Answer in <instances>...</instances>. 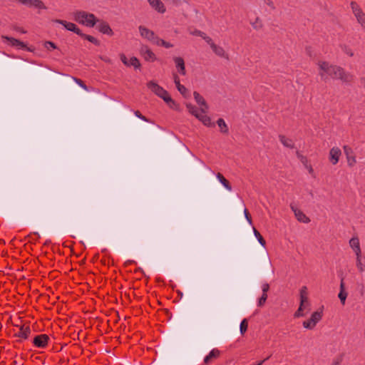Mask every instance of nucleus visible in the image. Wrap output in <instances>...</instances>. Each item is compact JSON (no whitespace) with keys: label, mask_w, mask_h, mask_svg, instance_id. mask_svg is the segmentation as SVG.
<instances>
[{"label":"nucleus","mask_w":365,"mask_h":365,"mask_svg":"<svg viewBox=\"0 0 365 365\" xmlns=\"http://www.w3.org/2000/svg\"><path fill=\"white\" fill-rule=\"evenodd\" d=\"M319 66V75L321 79L327 81L329 78L339 79L343 83H350L354 79V76L339 66L329 63L328 61H319L317 63Z\"/></svg>","instance_id":"1"},{"label":"nucleus","mask_w":365,"mask_h":365,"mask_svg":"<svg viewBox=\"0 0 365 365\" xmlns=\"http://www.w3.org/2000/svg\"><path fill=\"white\" fill-rule=\"evenodd\" d=\"M73 19L77 23L91 28L98 21L93 14L81 10L73 12Z\"/></svg>","instance_id":"2"},{"label":"nucleus","mask_w":365,"mask_h":365,"mask_svg":"<svg viewBox=\"0 0 365 365\" xmlns=\"http://www.w3.org/2000/svg\"><path fill=\"white\" fill-rule=\"evenodd\" d=\"M186 108L189 113L199 119L205 125L210 126L212 125L211 119L206 115L207 110L205 108H200L199 109L191 103L187 104Z\"/></svg>","instance_id":"3"},{"label":"nucleus","mask_w":365,"mask_h":365,"mask_svg":"<svg viewBox=\"0 0 365 365\" xmlns=\"http://www.w3.org/2000/svg\"><path fill=\"white\" fill-rule=\"evenodd\" d=\"M148 88L158 97L163 99L165 102L167 103H174V101L169 96L167 91H165L163 87L159 86L157 83L153 81H150L147 83Z\"/></svg>","instance_id":"4"},{"label":"nucleus","mask_w":365,"mask_h":365,"mask_svg":"<svg viewBox=\"0 0 365 365\" xmlns=\"http://www.w3.org/2000/svg\"><path fill=\"white\" fill-rule=\"evenodd\" d=\"M322 312H314L311 315L309 319L303 322V327L307 329H312L315 327L316 324L322 319Z\"/></svg>","instance_id":"5"},{"label":"nucleus","mask_w":365,"mask_h":365,"mask_svg":"<svg viewBox=\"0 0 365 365\" xmlns=\"http://www.w3.org/2000/svg\"><path fill=\"white\" fill-rule=\"evenodd\" d=\"M138 29L140 34L143 38L147 39L153 44L156 43L159 37L157 35H155V34L153 31L148 29L144 26H140Z\"/></svg>","instance_id":"6"},{"label":"nucleus","mask_w":365,"mask_h":365,"mask_svg":"<svg viewBox=\"0 0 365 365\" xmlns=\"http://www.w3.org/2000/svg\"><path fill=\"white\" fill-rule=\"evenodd\" d=\"M31 333V329L29 326L22 325L20 326L14 333V336L19 338V341L26 340L29 338Z\"/></svg>","instance_id":"7"},{"label":"nucleus","mask_w":365,"mask_h":365,"mask_svg":"<svg viewBox=\"0 0 365 365\" xmlns=\"http://www.w3.org/2000/svg\"><path fill=\"white\" fill-rule=\"evenodd\" d=\"M48 340L49 336L47 334H38L34 338L33 344L36 347L43 349L47 346Z\"/></svg>","instance_id":"8"},{"label":"nucleus","mask_w":365,"mask_h":365,"mask_svg":"<svg viewBox=\"0 0 365 365\" xmlns=\"http://www.w3.org/2000/svg\"><path fill=\"white\" fill-rule=\"evenodd\" d=\"M53 21L57 24L63 25L66 29L70 31H73L78 36L81 34V30L73 23L61 19H55L53 20Z\"/></svg>","instance_id":"9"},{"label":"nucleus","mask_w":365,"mask_h":365,"mask_svg":"<svg viewBox=\"0 0 365 365\" xmlns=\"http://www.w3.org/2000/svg\"><path fill=\"white\" fill-rule=\"evenodd\" d=\"M140 52L146 61L153 62L156 60L155 54L147 46H142Z\"/></svg>","instance_id":"10"},{"label":"nucleus","mask_w":365,"mask_h":365,"mask_svg":"<svg viewBox=\"0 0 365 365\" xmlns=\"http://www.w3.org/2000/svg\"><path fill=\"white\" fill-rule=\"evenodd\" d=\"M291 209L294 212L295 217L299 222L303 223H309L310 222V219L295 205H291Z\"/></svg>","instance_id":"11"},{"label":"nucleus","mask_w":365,"mask_h":365,"mask_svg":"<svg viewBox=\"0 0 365 365\" xmlns=\"http://www.w3.org/2000/svg\"><path fill=\"white\" fill-rule=\"evenodd\" d=\"M17 1L24 5L34 6L35 8L40 9H46V7L44 5L43 2L41 0H17Z\"/></svg>","instance_id":"12"},{"label":"nucleus","mask_w":365,"mask_h":365,"mask_svg":"<svg viewBox=\"0 0 365 365\" xmlns=\"http://www.w3.org/2000/svg\"><path fill=\"white\" fill-rule=\"evenodd\" d=\"M343 149L347 159L348 165L350 167L354 166L356 164V160L355 156L353 155L352 149L348 145H344Z\"/></svg>","instance_id":"13"},{"label":"nucleus","mask_w":365,"mask_h":365,"mask_svg":"<svg viewBox=\"0 0 365 365\" xmlns=\"http://www.w3.org/2000/svg\"><path fill=\"white\" fill-rule=\"evenodd\" d=\"M341 151L338 147L332 148L329 151V160L333 165L338 163Z\"/></svg>","instance_id":"14"},{"label":"nucleus","mask_w":365,"mask_h":365,"mask_svg":"<svg viewBox=\"0 0 365 365\" xmlns=\"http://www.w3.org/2000/svg\"><path fill=\"white\" fill-rule=\"evenodd\" d=\"M150 6L160 14L166 11L164 4L160 0H148Z\"/></svg>","instance_id":"15"},{"label":"nucleus","mask_w":365,"mask_h":365,"mask_svg":"<svg viewBox=\"0 0 365 365\" xmlns=\"http://www.w3.org/2000/svg\"><path fill=\"white\" fill-rule=\"evenodd\" d=\"M173 61L178 72L181 75L185 76L186 74V70L183 58L181 57H174Z\"/></svg>","instance_id":"16"},{"label":"nucleus","mask_w":365,"mask_h":365,"mask_svg":"<svg viewBox=\"0 0 365 365\" xmlns=\"http://www.w3.org/2000/svg\"><path fill=\"white\" fill-rule=\"evenodd\" d=\"M98 29L101 33L108 36H112L113 34V30L107 22L103 21H98Z\"/></svg>","instance_id":"17"},{"label":"nucleus","mask_w":365,"mask_h":365,"mask_svg":"<svg viewBox=\"0 0 365 365\" xmlns=\"http://www.w3.org/2000/svg\"><path fill=\"white\" fill-rule=\"evenodd\" d=\"M220 351L217 349H213L204 359V363L207 365L210 364L214 359L220 356Z\"/></svg>","instance_id":"18"},{"label":"nucleus","mask_w":365,"mask_h":365,"mask_svg":"<svg viewBox=\"0 0 365 365\" xmlns=\"http://www.w3.org/2000/svg\"><path fill=\"white\" fill-rule=\"evenodd\" d=\"M3 38L6 39L13 46L17 47L19 48L26 49V45L24 42L16 38L8 36H3Z\"/></svg>","instance_id":"19"},{"label":"nucleus","mask_w":365,"mask_h":365,"mask_svg":"<svg viewBox=\"0 0 365 365\" xmlns=\"http://www.w3.org/2000/svg\"><path fill=\"white\" fill-rule=\"evenodd\" d=\"M349 245L354 251L357 257H359V255H361V249H360L359 238L358 237H352L349 240Z\"/></svg>","instance_id":"20"},{"label":"nucleus","mask_w":365,"mask_h":365,"mask_svg":"<svg viewBox=\"0 0 365 365\" xmlns=\"http://www.w3.org/2000/svg\"><path fill=\"white\" fill-rule=\"evenodd\" d=\"M193 95H194L195 100L196 101L197 104L199 106H200V108H203L206 110H207L208 106H207V105L206 103V101L204 99V98L199 93H197V91H195Z\"/></svg>","instance_id":"21"},{"label":"nucleus","mask_w":365,"mask_h":365,"mask_svg":"<svg viewBox=\"0 0 365 365\" xmlns=\"http://www.w3.org/2000/svg\"><path fill=\"white\" fill-rule=\"evenodd\" d=\"M279 139L281 143L286 148H293L294 147V143L291 138H289L284 135H279Z\"/></svg>","instance_id":"22"},{"label":"nucleus","mask_w":365,"mask_h":365,"mask_svg":"<svg viewBox=\"0 0 365 365\" xmlns=\"http://www.w3.org/2000/svg\"><path fill=\"white\" fill-rule=\"evenodd\" d=\"M309 304L307 287H302L300 290V304L304 306V304Z\"/></svg>","instance_id":"23"},{"label":"nucleus","mask_w":365,"mask_h":365,"mask_svg":"<svg viewBox=\"0 0 365 365\" xmlns=\"http://www.w3.org/2000/svg\"><path fill=\"white\" fill-rule=\"evenodd\" d=\"M216 177L227 190H232V186L230 185L229 181L221 173H218L216 175Z\"/></svg>","instance_id":"24"},{"label":"nucleus","mask_w":365,"mask_h":365,"mask_svg":"<svg viewBox=\"0 0 365 365\" xmlns=\"http://www.w3.org/2000/svg\"><path fill=\"white\" fill-rule=\"evenodd\" d=\"M217 124L220 129V132L224 134H227L229 132L228 126L226 124L225 121L222 118H219L217 120Z\"/></svg>","instance_id":"25"},{"label":"nucleus","mask_w":365,"mask_h":365,"mask_svg":"<svg viewBox=\"0 0 365 365\" xmlns=\"http://www.w3.org/2000/svg\"><path fill=\"white\" fill-rule=\"evenodd\" d=\"M211 48L217 56L220 57H225V51L222 47L217 46V44L215 43L212 45Z\"/></svg>","instance_id":"26"},{"label":"nucleus","mask_w":365,"mask_h":365,"mask_svg":"<svg viewBox=\"0 0 365 365\" xmlns=\"http://www.w3.org/2000/svg\"><path fill=\"white\" fill-rule=\"evenodd\" d=\"M80 36L88 40V41L91 42L92 43L95 44L96 46L100 45V41L97 38H96L95 37H93L92 36L85 34L81 32V34L80 35Z\"/></svg>","instance_id":"27"},{"label":"nucleus","mask_w":365,"mask_h":365,"mask_svg":"<svg viewBox=\"0 0 365 365\" xmlns=\"http://www.w3.org/2000/svg\"><path fill=\"white\" fill-rule=\"evenodd\" d=\"M127 66H133L135 69L140 68V63L139 60L136 57H132L128 61Z\"/></svg>","instance_id":"28"},{"label":"nucleus","mask_w":365,"mask_h":365,"mask_svg":"<svg viewBox=\"0 0 365 365\" xmlns=\"http://www.w3.org/2000/svg\"><path fill=\"white\" fill-rule=\"evenodd\" d=\"M155 45L157 46H162L165 48H172L173 46V45L169 42H167L165 41H164L163 39H161L160 38H158Z\"/></svg>","instance_id":"29"},{"label":"nucleus","mask_w":365,"mask_h":365,"mask_svg":"<svg viewBox=\"0 0 365 365\" xmlns=\"http://www.w3.org/2000/svg\"><path fill=\"white\" fill-rule=\"evenodd\" d=\"M253 232H254V234L255 235V237L257 238L259 242L262 245V246H264L265 245V240H264V238L262 237V235H260V233L258 232L257 230H256L255 227H253Z\"/></svg>","instance_id":"30"},{"label":"nucleus","mask_w":365,"mask_h":365,"mask_svg":"<svg viewBox=\"0 0 365 365\" xmlns=\"http://www.w3.org/2000/svg\"><path fill=\"white\" fill-rule=\"evenodd\" d=\"M296 155H297V157L298 158V159H299V160L301 161V163L305 167H307L308 160H307V157H305L303 155H302L299 151L296 152Z\"/></svg>","instance_id":"31"},{"label":"nucleus","mask_w":365,"mask_h":365,"mask_svg":"<svg viewBox=\"0 0 365 365\" xmlns=\"http://www.w3.org/2000/svg\"><path fill=\"white\" fill-rule=\"evenodd\" d=\"M248 327V323L246 319H243L240 324V329L241 334H244Z\"/></svg>","instance_id":"32"},{"label":"nucleus","mask_w":365,"mask_h":365,"mask_svg":"<svg viewBox=\"0 0 365 365\" xmlns=\"http://www.w3.org/2000/svg\"><path fill=\"white\" fill-rule=\"evenodd\" d=\"M347 295H348V294L346 292H339V293L338 294V297L339 298L340 302L342 305L345 304V302H346Z\"/></svg>","instance_id":"33"},{"label":"nucleus","mask_w":365,"mask_h":365,"mask_svg":"<svg viewBox=\"0 0 365 365\" xmlns=\"http://www.w3.org/2000/svg\"><path fill=\"white\" fill-rule=\"evenodd\" d=\"M252 27L255 30H259L262 27V24L261 21L259 19V18H257L255 21L251 23Z\"/></svg>","instance_id":"34"},{"label":"nucleus","mask_w":365,"mask_h":365,"mask_svg":"<svg viewBox=\"0 0 365 365\" xmlns=\"http://www.w3.org/2000/svg\"><path fill=\"white\" fill-rule=\"evenodd\" d=\"M342 51L350 57H352L354 56V52L347 46H342Z\"/></svg>","instance_id":"35"},{"label":"nucleus","mask_w":365,"mask_h":365,"mask_svg":"<svg viewBox=\"0 0 365 365\" xmlns=\"http://www.w3.org/2000/svg\"><path fill=\"white\" fill-rule=\"evenodd\" d=\"M267 298V294L266 293H262L261 297L259 299L258 306H262L265 303Z\"/></svg>","instance_id":"36"},{"label":"nucleus","mask_w":365,"mask_h":365,"mask_svg":"<svg viewBox=\"0 0 365 365\" xmlns=\"http://www.w3.org/2000/svg\"><path fill=\"white\" fill-rule=\"evenodd\" d=\"M134 114L138 118H140L145 122H149V120L145 116L143 115L139 110L134 111Z\"/></svg>","instance_id":"37"},{"label":"nucleus","mask_w":365,"mask_h":365,"mask_svg":"<svg viewBox=\"0 0 365 365\" xmlns=\"http://www.w3.org/2000/svg\"><path fill=\"white\" fill-rule=\"evenodd\" d=\"M190 34L192 36H200V37L204 36V32H202L200 30H197V29L190 31Z\"/></svg>","instance_id":"38"},{"label":"nucleus","mask_w":365,"mask_h":365,"mask_svg":"<svg viewBox=\"0 0 365 365\" xmlns=\"http://www.w3.org/2000/svg\"><path fill=\"white\" fill-rule=\"evenodd\" d=\"M244 214H245V217L246 220H247V222H249V224L252 225V217H251V215H250V212H248L247 209L245 208Z\"/></svg>","instance_id":"39"},{"label":"nucleus","mask_w":365,"mask_h":365,"mask_svg":"<svg viewBox=\"0 0 365 365\" xmlns=\"http://www.w3.org/2000/svg\"><path fill=\"white\" fill-rule=\"evenodd\" d=\"M304 315V314L303 313V311H302V306L301 304H299V307L298 308L297 312L294 313V317H303Z\"/></svg>","instance_id":"40"},{"label":"nucleus","mask_w":365,"mask_h":365,"mask_svg":"<svg viewBox=\"0 0 365 365\" xmlns=\"http://www.w3.org/2000/svg\"><path fill=\"white\" fill-rule=\"evenodd\" d=\"M202 38L210 46V47H212V44H215V43L212 41V39L207 36L205 33H204V36H202Z\"/></svg>","instance_id":"41"},{"label":"nucleus","mask_w":365,"mask_h":365,"mask_svg":"<svg viewBox=\"0 0 365 365\" xmlns=\"http://www.w3.org/2000/svg\"><path fill=\"white\" fill-rule=\"evenodd\" d=\"M173 79H174V83H175L177 88H178L180 86H182L180 84V78L176 73L173 74Z\"/></svg>","instance_id":"42"},{"label":"nucleus","mask_w":365,"mask_h":365,"mask_svg":"<svg viewBox=\"0 0 365 365\" xmlns=\"http://www.w3.org/2000/svg\"><path fill=\"white\" fill-rule=\"evenodd\" d=\"M356 265L360 272L364 271V268L361 262V255H359V257L356 256Z\"/></svg>","instance_id":"43"},{"label":"nucleus","mask_w":365,"mask_h":365,"mask_svg":"<svg viewBox=\"0 0 365 365\" xmlns=\"http://www.w3.org/2000/svg\"><path fill=\"white\" fill-rule=\"evenodd\" d=\"M45 47L47 49H49L50 48H51L53 49H56L57 48L56 44L54 43L51 42V41H46Z\"/></svg>","instance_id":"44"},{"label":"nucleus","mask_w":365,"mask_h":365,"mask_svg":"<svg viewBox=\"0 0 365 365\" xmlns=\"http://www.w3.org/2000/svg\"><path fill=\"white\" fill-rule=\"evenodd\" d=\"M178 90V91L184 96H185L187 92V88L183 86L182 85L181 86H180L178 88H177Z\"/></svg>","instance_id":"45"},{"label":"nucleus","mask_w":365,"mask_h":365,"mask_svg":"<svg viewBox=\"0 0 365 365\" xmlns=\"http://www.w3.org/2000/svg\"><path fill=\"white\" fill-rule=\"evenodd\" d=\"M120 58L121 61L123 63V64H125V66L128 65L129 61L128 60V58L125 54L121 53L120 55Z\"/></svg>","instance_id":"46"},{"label":"nucleus","mask_w":365,"mask_h":365,"mask_svg":"<svg viewBox=\"0 0 365 365\" xmlns=\"http://www.w3.org/2000/svg\"><path fill=\"white\" fill-rule=\"evenodd\" d=\"M74 80L80 86H81L82 88H83L86 90L87 89L86 86L85 85V83L81 79L74 78Z\"/></svg>","instance_id":"47"},{"label":"nucleus","mask_w":365,"mask_h":365,"mask_svg":"<svg viewBox=\"0 0 365 365\" xmlns=\"http://www.w3.org/2000/svg\"><path fill=\"white\" fill-rule=\"evenodd\" d=\"M340 292H346V291H345V284H344V278H341V282H340Z\"/></svg>","instance_id":"48"},{"label":"nucleus","mask_w":365,"mask_h":365,"mask_svg":"<svg viewBox=\"0 0 365 365\" xmlns=\"http://www.w3.org/2000/svg\"><path fill=\"white\" fill-rule=\"evenodd\" d=\"M262 292H263V293H266V294H267V291H268V290H269V284H264L262 285Z\"/></svg>","instance_id":"49"},{"label":"nucleus","mask_w":365,"mask_h":365,"mask_svg":"<svg viewBox=\"0 0 365 365\" xmlns=\"http://www.w3.org/2000/svg\"><path fill=\"white\" fill-rule=\"evenodd\" d=\"M305 168L308 170L309 173L311 175H314V169L312 168V165L307 164V167H305Z\"/></svg>","instance_id":"50"},{"label":"nucleus","mask_w":365,"mask_h":365,"mask_svg":"<svg viewBox=\"0 0 365 365\" xmlns=\"http://www.w3.org/2000/svg\"><path fill=\"white\" fill-rule=\"evenodd\" d=\"M341 361V359H336L332 361L331 365H340Z\"/></svg>","instance_id":"51"},{"label":"nucleus","mask_w":365,"mask_h":365,"mask_svg":"<svg viewBox=\"0 0 365 365\" xmlns=\"http://www.w3.org/2000/svg\"><path fill=\"white\" fill-rule=\"evenodd\" d=\"M359 82L361 85L365 88V77H361L359 78Z\"/></svg>","instance_id":"52"},{"label":"nucleus","mask_w":365,"mask_h":365,"mask_svg":"<svg viewBox=\"0 0 365 365\" xmlns=\"http://www.w3.org/2000/svg\"><path fill=\"white\" fill-rule=\"evenodd\" d=\"M309 306V304H305L304 306H302V311L304 309H307Z\"/></svg>","instance_id":"53"},{"label":"nucleus","mask_w":365,"mask_h":365,"mask_svg":"<svg viewBox=\"0 0 365 365\" xmlns=\"http://www.w3.org/2000/svg\"><path fill=\"white\" fill-rule=\"evenodd\" d=\"M264 360L261 361H259V363L255 364H254V365H262V364H263V362H264Z\"/></svg>","instance_id":"54"}]
</instances>
